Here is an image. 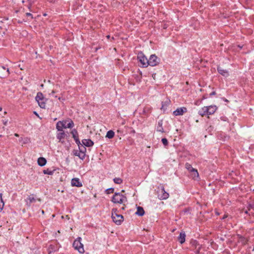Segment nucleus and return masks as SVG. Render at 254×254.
I'll return each mask as SVG.
<instances>
[{"instance_id":"5","label":"nucleus","mask_w":254,"mask_h":254,"mask_svg":"<svg viewBox=\"0 0 254 254\" xmlns=\"http://www.w3.org/2000/svg\"><path fill=\"white\" fill-rule=\"evenodd\" d=\"M158 197L160 200L167 199L169 197V193L165 190L163 185L161 184L158 187Z\"/></svg>"},{"instance_id":"35","label":"nucleus","mask_w":254,"mask_h":254,"mask_svg":"<svg viewBox=\"0 0 254 254\" xmlns=\"http://www.w3.org/2000/svg\"><path fill=\"white\" fill-rule=\"evenodd\" d=\"M161 141L165 146H166L168 145V140L167 139V138H163L161 139Z\"/></svg>"},{"instance_id":"1","label":"nucleus","mask_w":254,"mask_h":254,"mask_svg":"<svg viewBox=\"0 0 254 254\" xmlns=\"http://www.w3.org/2000/svg\"><path fill=\"white\" fill-rule=\"evenodd\" d=\"M74 123L72 120L58 121L56 124V129L58 131H63L64 128H72L74 127Z\"/></svg>"},{"instance_id":"55","label":"nucleus","mask_w":254,"mask_h":254,"mask_svg":"<svg viewBox=\"0 0 254 254\" xmlns=\"http://www.w3.org/2000/svg\"><path fill=\"white\" fill-rule=\"evenodd\" d=\"M239 47L240 49H242V46H239Z\"/></svg>"},{"instance_id":"17","label":"nucleus","mask_w":254,"mask_h":254,"mask_svg":"<svg viewBox=\"0 0 254 254\" xmlns=\"http://www.w3.org/2000/svg\"><path fill=\"white\" fill-rule=\"evenodd\" d=\"M59 250V247L57 244H50L48 248V251L49 254H51L52 253H54L57 252Z\"/></svg>"},{"instance_id":"39","label":"nucleus","mask_w":254,"mask_h":254,"mask_svg":"<svg viewBox=\"0 0 254 254\" xmlns=\"http://www.w3.org/2000/svg\"><path fill=\"white\" fill-rule=\"evenodd\" d=\"M57 0H47V1H48L49 2H51V3H54L56 1H57Z\"/></svg>"},{"instance_id":"28","label":"nucleus","mask_w":254,"mask_h":254,"mask_svg":"<svg viewBox=\"0 0 254 254\" xmlns=\"http://www.w3.org/2000/svg\"><path fill=\"white\" fill-rule=\"evenodd\" d=\"M78 149L80 152L86 155V148L85 146L81 144L79 146H78Z\"/></svg>"},{"instance_id":"45","label":"nucleus","mask_w":254,"mask_h":254,"mask_svg":"<svg viewBox=\"0 0 254 254\" xmlns=\"http://www.w3.org/2000/svg\"><path fill=\"white\" fill-rule=\"evenodd\" d=\"M30 140L29 139H28V138H27L26 139V140L24 141V143H27V141H28V140Z\"/></svg>"},{"instance_id":"21","label":"nucleus","mask_w":254,"mask_h":254,"mask_svg":"<svg viewBox=\"0 0 254 254\" xmlns=\"http://www.w3.org/2000/svg\"><path fill=\"white\" fill-rule=\"evenodd\" d=\"M156 130L158 132L162 133L165 132L164 129L163 127V121L162 120H159L158 122L157 125L156 127Z\"/></svg>"},{"instance_id":"52","label":"nucleus","mask_w":254,"mask_h":254,"mask_svg":"<svg viewBox=\"0 0 254 254\" xmlns=\"http://www.w3.org/2000/svg\"><path fill=\"white\" fill-rule=\"evenodd\" d=\"M18 22L19 23H21L22 22V21H18Z\"/></svg>"},{"instance_id":"10","label":"nucleus","mask_w":254,"mask_h":254,"mask_svg":"<svg viewBox=\"0 0 254 254\" xmlns=\"http://www.w3.org/2000/svg\"><path fill=\"white\" fill-rule=\"evenodd\" d=\"M185 168L190 173H192V179H196L199 178V174L197 170L193 168L191 164L186 163L185 164Z\"/></svg>"},{"instance_id":"38","label":"nucleus","mask_w":254,"mask_h":254,"mask_svg":"<svg viewBox=\"0 0 254 254\" xmlns=\"http://www.w3.org/2000/svg\"><path fill=\"white\" fill-rule=\"evenodd\" d=\"M216 92L214 91L212 92L209 94V95H210V96H213V95H216Z\"/></svg>"},{"instance_id":"41","label":"nucleus","mask_w":254,"mask_h":254,"mask_svg":"<svg viewBox=\"0 0 254 254\" xmlns=\"http://www.w3.org/2000/svg\"><path fill=\"white\" fill-rule=\"evenodd\" d=\"M227 217H228V215L227 214H225V215H224L223 217L221 218V219L223 220V219H225V218H226Z\"/></svg>"},{"instance_id":"44","label":"nucleus","mask_w":254,"mask_h":254,"mask_svg":"<svg viewBox=\"0 0 254 254\" xmlns=\"http://www.w3.org/2000/svg\"><path fill=\"white\" fill-rule=\"evenodd\" d=\"M31 4L29 3L28 5H27V7L30 9V8H31Z\"/></svg>"},{"instance_id":"46","label":"nucleus","mask_w":254,"mask_h":254,"mask_svg":"<svg viewBox=\"0 0 254 254\" xmlns=\"http://www.w3.org/2000/svg\"><path fill=\"white\" fill-rule=\"evenodd\" d=\"M106 37L107 39H109L110 38V36L108 35L106 36Z\"/></svg>"},{"instance_id":"60","label":"nucleus","mask_w":254,"mask_h":254,"mask_svg":"<svg viewBox=\"0 0 254 254\" xmlns=\"http://www.w3.org/2000/svg\"><path fill=\"white\" fill-rule=\"evenodd\" d=\"M252 251H254V248H253V250H252Z\"/></svg>"},{"instance_id":"59","label":"nucleus","mask_w":254,"mask_h":254,"mask_svg":"<svg viewBox=\"0 0 254 254\" xmlns=\"http://www.w3.org/2000/svg\"><path fill=\"white\" fill-rule=\"evenodd\" d=\"M122 209H125V208H124V207H123L122 208Z\"/></svg>"},{"instance_id":"18","label":"nucleus","mask_w":254,"mask_h":254,"mask_svg":"<svg viewBox=\"0 0 254 254\" xmlns=\"http://www.w3.org/2000/svg\"><path fill=\"white\" fill-rule=\"evenodd\" d=\"M71 184L72 186L81 187L82 186V183L78 178H74L71 179Z\"/></svg>"},{"instance_id":"20","label":"nucleus","mask_w":254,"mask_h":254,"mask_svg":"<svg viewBox=\"0 0 254 254\" xmlns=\"http://www.w3.org/2000/svg\"><path fill=\"white\" fill-rule=\"evenodd\" d=\"M73 154L74 156H78L81 160H83L85 159V156L80 151L77 149H74L72 151Z\"/></svg>"},{"instance_id":"7","label":"nucleus","mask_w":254,"mask_h":254,"mask_svg":"<svg viewBox=\"0 0 254 254\" xmlns=\"http://www.w3.org/2000/svg\"><path fill=\"white\" fill-rule=\"evenodd\" d=\"M191 248L195 254H199L200 251L201 249L202 246L200 245L197 241L194 239H191L190 242Z\"/></svg>"},{"instance_id":"37","label":"nucleus","mask_w":254,"mask_h":254,"mask_svg":"<svg viewBox=\"0 0 254 254\" xmlns=\"http://www.w3.org/2000/svg\"><path fill=\"white\" fill-rule=\"evenodd\" d=\"M168 25H167V24H166V23H163V24H162V28H163V29H167V27H168Z\"/></svg>"},{"instance_id":"31","label":"nucleus","mask_w":254,"mask_h":254,"mask_svg":"<svg viewBox=\"0 0 254 254\" xmlns=\"http://www.w3.org/2000/svg\"><path fill=\"white\" fill-rule=\"evenodd\" d=\"M2 193H0V212L2 210L4 206V202L2 198Z\"/></svg>"},{"instance_id":"26","label":"nucleus","mask_w":254,"mask_h":254,"mask_svg":"<svg viewBox=\"0 0 254 254\" xmlns=\"http://www.w3.org/2000/svg\"><path fill=\"white\" fill-rule=\"evenodd\" d=\"M145 213V211L143 209V208L142 207L138 206L137 208V211L135 212V214H136L138 216H143Z\"/></svg>"},{"instance_id":"30","label":"nucleus","mask_w":254,"mask_h":254,"mask_svg":"<svg viewBox=\"0 0 254 254\" xmlns=\"http://www.w3.org/2000/svg\"><path fill=\"white\" fill-rule=\"evenodd\" d=\"M113 181L115 184L118 185L122 184L123 182V180L120 178H115L113 179Z\"/></svg>"},{"instance_id":"56","label":"nucleus","mask_w":254,"mask_h":254,"mask_svg":"<svg viewBox=\"0 0 254 254\" xmlns=\"http://www.w3.org/2000/svg\"><path fill=\"white\" fill-rule=\"evenodd\" d=\"M58 99H59V100H61V97H59Z\"/></svg>"},{"instance_id":"8","label":"nucleus","mask_w":254,"mask_h":254,"mask_svg":"<svg viewBox=\"0 0 254 254\" xmlns=\"http://www.w3.org/2000/svg\"><path fill=\"white\" fill-rule=\"evenodd\" d=\"M137 59L139 62L141 64L142 67H147L148 66V59L145 57L142 52L138 53Z\"/></svg>"},{"instance_id":"34","label":"nucleus","mask_w":254,"mask_h":254,"mask_svg":"<svg viewBox=\"0 0 254 254\" xmlns=\"http://www.w3.org/2000/svg\"><path fill=\"white\" fill-rule=\"evenodd\" d=\"M114 191V188H111L106 189L105 190V192L107 194H110V193H113Z\"/></svg>"},{"instance_id":"57","label":"nucleus","mask_w":254,"mask_h":254,"mask_svg":"<svg viewBox=\"0 0 254 254\" xmlns=\"http://www.w3.org/2000/svg\"><path fill=\"white\" fill-rule=\"evenodd\" d=\"M42 213H44V211L43 210L42 211Z\"/></svg>"},{"instance_id":"3","label":"nucleus","mask_w":254,"mask_h":254,"mask_svg":"<svg viewBox=\"0 0 254 254\" xmlns=\"http://www.w3.org/2000/svg\"><path fill=\"white\" fill-rule=\"evenodd\" d=\"M118 210L116 208H113L112 210V219L113 222L117 225H121L124 221V217L121 214L117 213Z\"/></svg>"},{"instance_id":"24","label":"nucleus","mask_w":254,"mask_h":254,"mask_svg":"<svg viewBox=\"0 0 254 254\" xmlns=\"http://www.w3.org/2000/svg\"><path fill=\"white\" fill-rule=\"evenodd\" d=\"M37 163H38V164L40 166H45L46 164V163H47V160L46 159L44 158V157H39L38 159V160H37Z\"/></svg>"},{"instance_id":"49","label":"nucleus","mask_w":254,"mask_h":254,"mask_svg":"<svg viewBox=\"0 0 254 254\" xmlns=\"http://www.w3.org/2000/svg\"><path fill=\"white\" fill-rule=\"evenodd\" d=\"M225 102H228V100L226 99H224Z\"/></svg>"},{"instance_id":"27","label":"nucleus","mask_w":254,"mask_h":254,"mask_svg":"<svg viewBox=\"0 0 254 254\" xmlns=\"http://www.w3.org/2000/svg\"><path fill=\"white\" fill-rule=\"evenodd\" d=\"M114 135L115 132L113 130H110L107 131L106 137L109 139H111L114 137Z\"/></svg>"},{"instance_id":"40","label":"nucleus","mask_w":254,"mask_h":254,"mask_svg":"<svg viewBox=\"0 0 254 254\" xmlns=\"http://www.w3.org/2000/svg\"><path fill=\"white\" fill-rule=\"evenodd\" d=\"M253 208V205H252V204H250L248 205V210H250V209H251V208Z\"/></svg>"},{"instance_id":"25","label":"nucleus","mask_w":254,"mask_h":254,"mask_svg":"<svg viewBox=\"0 0 254 254\" xmlns=\"http://www.w3.org/2000/svg\"><path fill=\"white\" fill-rule=\"evenodd\" d=\"M25 18L23 19V21H30L31 20L33 19V16L32 13L30 12H26L25 14Z\"/></svg>"},{"instance_id":"29","label":"nucleus","mask_w":254,"mask_h":254,"mask_svg":"<svg viewBox=\"0 0 254 254\" xmlns=\"http://www.w3.org/2000/svg\"><path fill=\"white\" fill-rule=\"evenodd\" d=\"M54 172H55V170H51L49 169H47L46 170H43V173L44 174H48L49 175H52L54 174Z\"/></svg>"},{"instance_id":"13","label":"nucleus","mask_w":254,"mask_h":254,"mask_svg":"<svg viewBox=\"0 0 254 254\" xmlns=\"http://www.w3.org/2000/svg\"><path fill=\"white\" fill-rule=\"evenodd\" d=\"M188 111L186 107L178 108L173 112V115L175 116L183 115L184 113Z\"/></svg>"},{"instance_id":"32","label":"nucleus","mask_w":254,"mask_h":254,"mask_svg":"<svg viewBox=\"0 0 254 254\" xmlns=\"http://www.w3.org/2000/svg\"><path fill=\"white\" fill-rule=\"evenodd\" d=\"M238 237L239 239V240L244 244H245L247 242V240L244 237L240 235H238Z\"/></svg>"},{"instance_id":"47","label":"nucleus","mask_w":254,"mask_h":254,"mask_svg":"<svg viewBox=\"0 0 254 254\" xmlns=\"http://www.w3.org/2000/svg\"><path fill=\"white\" fill-rule=\"evenodd\" d=\"M206 98H207L206 97H205V96H203V98H202V100L205 99H206Z\"/></svg>"},{"instance_id":"12","label":"nucleus","mask_w":254,"mask_h":254,"mask_svg":"<svg viewBox=\"0 0 254 254\" xmlns=\"http://www.w3.org/2000/svg\"><path fill=\"white\" fill-rule=\"evenodd\" d=\"M10 72L9 68L2 65H0V77L1 78L8 76Z\"/></svg>"},{"instance_id":"54","label":"nucleus","mask_w":254,"mask_h":254,"mask_svg":"<svg viewBox=\"0 0 254 254\" xmlns=\"http://www.w3.org/2000/svg\"><path fill=\"white\" fill-rule=\"evenodd\" d=\"M43 15H44V16H46L47 15V14L44 13V14H43Z\"/></svg>"},{"instance_id":"16","label":"nucleus","mask_w":254,"mask_h":254,"mask_svg":"<svg viewBox=\"0 0 254 254\" xmlns=\"http://www.w3.org/2000/svg\"><path fill=\"white\" fill-rule=\"evenodd\" d=\"M26 205L28 206H30L31 203L36 202V199L33 194L29 195L27 198L25 199Z\"/></svg>"},{"instance_id":"2","label":"nucleus","mask_w":254,"mask_h":254,"mask_svg":"<svg viewBox=\"0 0 254 254\" xmlns=\"http://www.w3.org/2000/svg\"><path fill=\"white\" fill-rule=\"evenodd\" d=\"M217 109V108L215 105L204 106L198 111V114L201 117L205 115H211L216 112Z\"/></svg>"},{"instance_id":"15","label":"nucleus","mask_w":254,"mask_h":254,"mask_svg":"<svg viewBox=\"0 0 254 254\" xmlns=\"http://www.w3.org/2000/svg\"><path fill=\"white\" fill-rule=\"evenodd\" d=\"M217 70L219 74L224 77H228L229 75V71L227 69H224L220 65L217 66Z\"/></svg>"},{"instance_id":"58","label":"nucleus","mask_w":254,"mask_h":254,"mask_svg":"<svg viewBox=\"0 0 254 254\" xmlns=\"http://www.w3.org/2000/svg\"><path fill=\"white\" fill-rule=\"evenodd\" d=\"M114 38L113 37H112V40H114Z\"/></svg>"},{"instance_id":"50","label":"nucleus","mask_w":254,"mask_h":254,"mask_svg":"<svg viewBox=\"0 0 254 254\" xmlns=\"http://www.w3.org/2000/svg\"><path fill=\"white\" fill-rule=\"evenodd\" d=\"M245 213L246 214H248V210H246L245 212Z\"/></svg>"},{"instance_id":"51","label":"nucleus","mask_w":254,"mask_h":254,"mask_svg":"<svg viewBox=\"0 0 254 254\" xmlns=\"http://www.w3.org/2000/svg\"><path fill=\"white\" fill-rule=\"evenodd\" d=\"M15 136H18V134H17V133H15Z\"/></svg>"},{"instance_id":"48","label":"nucleus","mask_w":254,"mask_h":254,"mask_svg":"<svg viewBox=\"0 0 254 254\" xmlns=\"http://www.w3.org/2000/svg\"><path fill=\"white\" fill-rule=\"evenodd\" d=\"M34 113L38 116V114L36 113V112H34Z\"/></svg>"},{"instance_id":"19","label":"nucleus","mask_w":254,"mask_h":254,"mask_svg":"<svg viewBox=\"0 0 254 254\" xmlns=\"http://www.w3.org/2000/svg\"><path fill=\"white\" fill-rule=\"evenodd\" d=\"M186 233L185 231H182L180 232V235L178 238V240L181 244H183L185 243L186 240Z\"/></svg>"},{"instance_id":"23","label":"nucleus","mask_w":254,"mask_h":254,"mask_svg":"<svg viewBox=\"0 0 254 254\" xmlns=\"http://www.w3.org/2000/svg\"><path fill=\"white\" fill-rule=\"evenodd\" d=\"M82 142L83 144V145L87 146V147H91L92 146L94 145V142L92 140H91L90 139H83L82 140Z\"/></svg>"},{"instance_id":"4","label":"nucleus","mask_w":254,"mask_h":254,"mask_svg":"<svg viewBox=\"0 0 254 254\" xmlns=\"http://www.w3.org/2000/svg\"><path fill=\"white\" fill-rule=\"evenodd\" d=\"M112 201L114 203L122 204L127 201V197L120 192H116L112 197Z\"/></svg>"},{"instance_id":"6","label":"nucleus","mask_w":254,"mask_h":254,"mask_svg":"<svg viewBox=\"0 0 254 254\" xmlns=\"http://www.w3.org/2000/svg\"><path fill=\"white\" fill-rule=\"evenodd\" d=\"M35 100L37 102L40 108L45 109L47 99L44 97L42 92H39L37 93Z\"/></svg>"},{"instance_id":"33","label":"nucleus","mask_w":254,"mask_h":254,"mask_svg":"<svg viewBox=\"0 0 254 254\" xmlns=\"http://www.w3.org/2000/svg\"><path fill=\"white\" fill-rule=\"evenodd\" d=\"M161 104H162V106H161V109L163 110H165V109H166L167 107L168 106V103L167 102H162Z\"/></svg>"},{"instance_id":"43","label":"nucleus","mask_w":254,"mask_h":254,"mask_svg":"<svg viewBox=\"0 0 254 254\" xmlns=\"http://www.w3.org/2000/svg\"><path fill=\"white\" fill-rule=\"evenodd\" d=\"M215 213L216 215H219L220 214V213L217 210L215 211Z\"/></svg>"},{"instance_id":"42","label":"nucleus","mask_w":254,"mask_h":254,"mask_svg":"<svg viewBox=\"0 0 254 254\" xmlns=\"http://www.w3.org/2000/svg\"><path fill=\"white\" fill-rule=\"evenodd\" d=\"M55 93V91L54 90H52L51 93L50 94V95H51L52 96H54V94Z\"/></svg>"},{"instance_id":"36","label":"nucleus","mask_w":254,"mask_h":254,"mask_svg":"<svg viewBox=\"0 0 254 254\" xmlns=\"http://www.w3.org/2000/svg\"><path fill=\"white\" fill-rule=\"evenodd\" d=\"M2 122L4 125L6 126L7 125L8 120H6V119L2 120Z\"/></svg>"},{"instance_id":"53","label":"nucleus","mask_w":254,"mask_h":254,"mask_svg":"<svg viewBox=\"0 0 254 254\" xmlns=\"http://www.w3.org/2000/svg\"><path fill=\"white\" fill-rule=\"evenodd\" d=\"M2 110V108L0 107V111H1Z\"/></svg>"},{"instance_id":"22","label":"nucleus","mask_w":254,"mask_h":254,"mask_svg":"<svg viewBox=\"0 0 254 254\" xmlns=\"http://www.w3.org/2000/svg\"><path fill=\"white\" fill-rule=\"evenodd\" d=\"M59 132L57 134V138L60 141L63 142L62 139L65 137L66 134L64 130L63 131H59Z\"/></svg>"},{"instance_id":"14","label":"nucleus","mask_w":254,"mask_h":254,"mask_svg":"<svg viewBox=\"0 0 254 254\" xmlns=\"http://www.w3.org/2000/svg\"><path fill=\"white\" fill-rule=\"evenodd\" d=\"M71 133L72 135V137L74 138L76 143L78 145V146H79L81 145V143L80 142V140L78 138V134L77 131L76 129H73L71 131Z\"/></svg>"},{"instance_id":"11","label":"nucleus","mask_w":254,"mask_h":254,"mask_svg":"<svg viewBox=\"0 0 254 254\" xmlns=\"http://www.w3.org/2000/svg\"><path fill=\"white\" fill-rule=\"evenodd\" d=\"M160 62V59L156 56L155 54L151 55L148 60V65L151 66H154L158 65Z\"/></svg>"},{"instance_id":"9","label":"nucleus","mask_w":254,"mask_h":254,"mask_svg":"<svg viewBox=\"0 0 254 254\" xmlns=\"http://www.w3.org/2000/svg\"><path fill=\"white\" fill-rule=\"evenodd\" d=\"M81 238L80 237H78L74 241L72 246L75 250L78 251L79 253L83 254L84 252V250L83 248V245L81 243Z\"/></svg>"}]
</instances>
